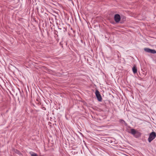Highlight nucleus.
<instances>
[{
  "label": "nucleus",
  "instance_id": "obj_7",
  "mask_svg": "<svg viewBox=\"0 0 156 156\" xmlns=\"http://www.w3.org/2000/svg\"><path fill=\"white\" fill-rule=\"evenodd\" d=\"M150 53L152 54H155L156 53V51L154 49H151Z\"/></svg>",
  "mask_w": 156,
  "mask_h": 156
},
{
  "label": "nucleus",
  "instance_id": "obj_2",
  "mask_svg": "<svg viewBox=\"0 0 156 156\" xmlns=\"http://www.w3.org/2000/svg\"><path fill=\"white\" fill-rule=\"evenodd\" d=\"M156 137V134L154 132H152L150 133L148 138V141L150 143Z\"/></svg>",
  "mask_w": 156,
  "mask_h": 156
},
{
  "label": "nucleus",
  "instance_id": "obj_10",
  "mask_svg": "<svg viewBox=\"0 0 156 156\" xmlns=\"http://www.w3.org/2000/svg\"><path fill=\"white\" fill-rule=\"evenodd\" d=\"M121 120V121H122V122H125L123 120Z\"/></svg>",
  "mask_w": 156,
  "mask_h": 156
},
{
  "label": "nucleus",
  "instance_id": "obj_11",
  "mask_svg": "<svg viewBox=\"0 0 156 156\" xmlns=\"http://www.w3.org/2000/svg\"><path fill=\"white\" fill-rule=\"evenodd\" d=\"M69 0V1H71L72 0Z\"/></svg>",
  "mask_w": 156,
  "mask_h": 156
},
{
  "label": "nucleus",
  "instance_id": "obj_9",
  "mask_svg": "<svg viewBox=\"0 0 156 156\" xmlns=\"http://www.w3.org/2000/svg\"><path fill=\"white\" fill-rule=\"evenodd\" d=\"M16 153L18 154H19L20 153V152L16 150Z\"/></svg>",
  "mask_w": 156,
  "mask_h": 156
},
{
  "label": "nucleus",
  "instance_id": "obj_5",
  "mask_svg": "<svg viewBox=\"0 0 156 156\" xmlns=\"http://www.w3.org/2000/svg\"><path fill=\"white\" fill-rule=\"evenodd\" d=\"M132 70L134 73L135 74L137 73V69L136 67L134 66L132 68Z\"/></svg>",
  "mask_w": 156,
  "mask_h": 156
},
{
  "label": "nucleus",
  "instance_id": "obj_6",
  "mask_svg": "<svg viewBox=\"0 0 156 156\" xmlns=\"http://www.w3.org/2000/svg\"><path fill=\"white\" fill-rule=\"evenodd\" d=\"M144 50L146 52L150 53L151 49L148 48H145L144 49Z\"/></svg>",
  "mask_w": 156,
  "mask_h": 156
},
{
  "label": "nucleus",
  "instance_id": "obj_3",
  "mask_svg": "<svg viewBox=\"0 0 156 156\" xmlns=\"http://www.w3.org/2000/svg\"><path fill=\"white\" fill-rule=\"evenodd\" d=\"M95 94L98 100L99 101H101L102 98L101 94H100L98 90H96L95 91Z\"/></svg>",
  "mask_w": 156,
  "mask_h": 156
},
{
  "label": "nucleus",
  "instance_id": "obj_4",
  "mask_svg": "<svg viewBox=\"0 0 156 156\" xmlns=\"http://www.w3.org/2000/svg\"><path fill=\"white\" fill-rule=\"evenodd\" d=\"M120 16L118 14H116L114 16V20L116 23L119 22L120 20Z\"/></svg>",
  "mask_w": 156,
  "mask_h": 156
},
{
  "label": "nucleus",
  "instance_id": "obj_1",
  "mask_svg": "<svg viewBox=\"0 0 156 156\" xmlns=\"http://www.w3.org/2000/svg\"><path fill=\"white\" fill-rule=\"evenodd\" d=\"M128 132L133 135L136 138H137L140 136V133L133 129H130L128 130Z\"/></svg>",
  "mask_w": 156,
  "mask_h": 156
},
{
  "label": "nucleus",
  "instance_id": "obj_8",
  "mask_svg": "<svg viewBox=\"0 0 156 156\" xmlns=\"http://www.w3.org/2000/svg\"><path fill=\"white\" fill-rule=\"evenodd\" d=\"M31 156H38L37 154L35 153H33L31 154Z\"/></svg>",
  "mask_w": 156,
  "mask_h": 156
},
{
  "label": "nucleus",
  "instance_id": "obj_12",
  "mask_svg": "<svg viewBox=\"0 0 156 156\" xmlns=\"http://www.w3.org/2000/svg\"><path fill=\"white\" fill-rule=\"evenodd\" d=\"M41 11L42 12V10L41 9Z\"/></svg>",
  "mask_w": 156,
  "mask_h": 156
}]
</instances>
